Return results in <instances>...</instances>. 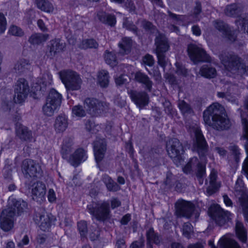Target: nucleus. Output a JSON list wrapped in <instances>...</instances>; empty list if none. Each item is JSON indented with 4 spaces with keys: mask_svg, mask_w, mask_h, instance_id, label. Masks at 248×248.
Returning <instances> with one entry per match:
<instances>
[{
    "mask_svg": "<svg viewBox=\"0 0 248 248\" xmlns=\"http://www.w3.org/2000/svg\"><path fill=\"white\" fill-rule=\"evenodd\" d=\"M203 118L206 124L218 131L228 129L231 125L225 108L218 103L209 106L203 111Z\"/></svg>",
    "mask_w": 248,
    "mask_h": 248,
    "instance_id": "obj_1",
    "label": "nucleus"
},
{
    "mask_svg": "<svg viewBox=\"0 0 248 248\" xmlns=\"http://www.w3.org/2000/svg\"><path fill=\"white\" fill-rule=\"evenodd\" d=\"M74 149V142L71 138H65L61 146L60 153L62 158L66 160L72 166H78L87 158L86 152L82 148L77 149L71 154Z\"/></svg>",
    "mask_w": 248,
    "mask_h": 248,
    "instance_id": "obj_2",
    "label": "nucleus"
},
{
    "mask_svg": "<svg viewBox=\"0 0 248 248\" xmlns=\"http://www.w3.org/2000/svg\"><path fill=\"white\" fill-rule=\"evenodd\" d=\"M87 209L98 221L104 222L110 217L109 202L108 201L93 202L87 206Z\"/></svg>",
    "mask_w": 248,
    "mask_h": 248,
    "instance_id": "obj_3",
    "label": "nucleus"
},
{
    "mask_svg": "<svg viewBox=\"0 0 248 248\" xmlns=\"http://www.w3.org/2000/svg\"><path fill=\"white\" fill-rule=\"evenodd\" d=\"M59 75L67 91H76L80 89L82 80L77 72L69 70H63L59 72Z\"/></svg>",
    "mask_w": 248,
    "mask_h": 248,
    "instance_id": "obj_4",
    "label": "nucleus"
},
{
    "mask_svg": "<svg viewBox=\"0 0 248 248\" xmlns=\"http://www.w3.org/2000/svg\"><path fill=\"white\" fill-rule=\"evenodd\" d=\"M219 58L224 67L229 71L236 73L240 67L244 68L240 58L233 52H222Z\"/></svg>",
    "mask_w": 248,
    "mask_h": 248,
    "instance_id": "obj_5",
    "label": "nucleus"
},
{
    "mask_svg": "<svg viewBox=\"0 0 248 248\" xmlns=\"http://www.w3.org/2000/svg\"><path fill=\"white\" fill-rule=\"evenodd\" d=\"M209 214L211 217L218 226H222L231 220L233 214L221 208L218 204L213 205L209 208Z\"/></svg>",
    "mask_w": 248,
    "mask_h": 248,
    "instance_id": "obj_6",
    "label": "nucleus"
},
{
    "mask_svg": "<svg viewBox=\"0 0 248 248\" xmlns=\"http://www.w3.org/2000/svg\"><path fill=\"white\" fill-rule=\"evenodd\" d=\"M187 52L190 60L195 63L200 62H212L211 57L207 54L205 50L196 45L189 44L187 47Z\"/></svg>",
    "mask_w": 248,
    "mask_h": 248,
    "instance_id": "obj_7",
    "label": "nucleus"
},
{
    "mask_svg": "<svg viewBox=\"0 0 248 248\" xmlns=\"http://www.w3.org/2000/svg\"><path fill=\"white\" fill-rule=\"evenodd\" d=\"M183 171L189 174L197 170L196 176L201 185L203 182V177L205 175V164L199 161L197 157H194L190 159L187 164L183 168Z\"/></svg>",
    "mask_w": 248,
    "mask_h": 248,
    "instance_id": "obj_8",
    "label": "nucleus"
},
{
    "mask_svg": "<svg viewBox=\"0 0 248 248\" xmlns=\"http://www.w3.org/2000/svg\"><path fill=\"white\" fill-rule=\"evenodd\" d=\"M21 169L26 178H40L43 174L41 166L38 163L31 159L24 160L22 163Z\"/></svg>",
    "mask_w": 248,
    "mask_h": 248,
    "instance_id": "obj_9",
    "label": "nucleus"
},
{
    "mask_svg": "<svg viewBox=\"0 0 248 248\" xmlns=\"http://www.w3.org/2000/svg\"><path fill=\"white\" fill-rule=\"evenodd\" d=\"M30 87L28 82L24 78H19L14 87V100L16 103L24 101L29 93Z\"/></svg>",
    "mask_w": 248,
    "mask_h": 248,
    "instance_id": "obj_10",
    "label": "nucleus"
},
{
    "mask_svg": "<svg viewBox=\"0 0 248 248\" xmlns=\"http://www.w3.org/2000/svg\"><path fill=\"white\" fill-rule=\"evenodd\" d=\"M84 103L93 116H97L108 108V104L93 98H86Z\"/></svg>",
    "mask_w": 248,
    "mask_h": 248,
    "instance_id": "obj_11",
    "label": "nucleus"
},
{
    "mask_svg": "<svg viewBox=\"0 0 248 248\" xmlns=\"http://www.w3.org/2000/svg\"><path fill=\"white\" fill-rule=\"evenodd\" d=\"M194 133L196 138L194 148L196 149L202 161H204L205 160V155L207 152V143L201 130L199 128L196 127L194 129Z\"/></svg>",
    "mask_w": 248,
    "mask_h": 248,
    "instance_id": "obj_12",
    "label": "nucleus"
},
{
    "mask_svg": "<svg viewBox=\"0 0 248 248\" xmlns=\"http://www.w3.org/2000/svg\"><path fill=\"white\" fill-rule=\"evenodd\" d=\"M176 215L179 217L190 218L194 212L195 207L190 202L179 200L175 204Z\"/></svg>",
    "mask_w": 248,
    "mask_h": 248,
    "instance_id": "obj_13",
    "label": "nucleus"
},
{
    "mask_svg": "<svg viewBox=\"0 0 248 248\" xmlns=\"http://www.w3.org/2000/svg\"><path fill=\"white\" fill-rule=\"evenodd\" d=\"M166 149L169 156L174 159H178L184 152L182 144L176 138L171 139L167 142Z\"/></svg>",
    "mask_w": 248,
    "mask_h": 248,
    "instance_id": "obj_14",
    "label": "nucleus"
},
{
    "mask_svg": "<svg viewBox=\"0 0 248 248\" xmlns=\"http://www.w3.org/2000/svg\"><path fill=\"white\" fill-rule=\"evenodd\" d=\"M14 212L9 209H4L0 216L1 229L5 232L11 230L14 226Z\"/></svg>",
    "mask_w": 248,
    "mask_h": 248,
    "instance_id": "obj_15",
    "label": "nucleus"
},
{
    "mask_svg": "<svg viewBox=\"0 0 248 248\" xmlns=\"http://www.w3.org/2000/svg\"><path fill=\"white\" fill-rule=\"evenodd\" d=\"M33 219L35 223L38 224L40 229L43 231L48 230L51 226L50 217L44 210H40L39 212H36Z\"/></svg>",
    "mask_w": 248,
    "mask_h": 248,
    "instance_id": "obj_16",
    "label": "nucleus"
},
{
    "mask_svg": "<svg viewBox=\"0 0 248 248\" xmlns=\"http://www.w3.org/2000/svg\"><path fill=\"white\" fill-rule=\"evenodd\" d=\"M130 97L133 102L140 108L148 105L149 96L144 91L138 92L131 91L129 93Z\"/></svg>",
    "mask_w": 248,
    "mask_h": 248,
    "instance_id": "obj_17",
    "label": "nucleus"
},
{
    "mask_svg": "<svg viewBox=\"0 0 248 248\" xmlns=\"http://www.w3.org/2000/svg\"><path fill=\"white\" fill-rule=\"evenodd\" d=\"M214 242L213 239H210L208 242V245L211 248H241L235 240L226 236L219 239L217 247L214 245Z\"/></svg>",
    "mask_w": 248,
    "mask_h": 248,
    "instance_id": "obj_18",
    "label": "nucleus"
},
{
    "mask_svg": "<svg viewBox=\"0 0 248 248\" xmlns=\"http://www.w3.org/2000/svg\"><path fill=\"white\" fill-rule=\"evenodd\" d=\"M9 206L6 209H9L14 212V216L16 214L20 215L21 213L24 212L27 208V203L21 200H16L12 199L9 200Z\"/></svg>",
    "mask_w": 248,
    "mask_h": 248,
    "instance_id": "obj_19",
    "label": "nucleus"
},
{
    "mask_svg": "<svg viewBox=\"0 0 248 248\" xmlns=\"http://www.w3.org/2000/svg\"><path fill=\"white\" fill-rule=\"evenodd\" d=\"M107 150V144L104 140H100L94 142L93 151L96 162L98 163L101 162Z\"/></svg>",
    "mask_w": 248,
    "mask_h": 248,
    "instance_id": "obj_20",
    "label": "nucleus"
},
{
    "mask_svg": "<svg viewBox=\"0 0 248 248\" xmlns=\"http://www.w3.org/2000/svg\"><path fill=\"white\" fill-rule=\"evenodd\" d=\"M33 199L36 200L43 201L46 193V185L43 183L38 181L31 186Z\"/></svg>",
    "mask_w": 248,
    "mask_h": 248,
    "instance_id": "obj_21",
    "label": "nucleus"
},
{
    "mask_svg": "<svg viewBox=\"0 0 248 248\" xmlns=\"http://www.w3.org/2000/svg\"><path fill=\"white\" fill-rule=\"evenodd\" d=\"M16 135L21 140L24 141H30L32 138L31 131L20 123L16 124Z\"/></svg>",
    "mask_w": 248,
    "mask_h": 248,
    "instance_id": "obj_22",
    "label": "nucleus"
},
{
    "mask_svg": "<svg viewBox=\"0 0 248 248\" xmlns=\"http://www.w3.org/2000/svg\"><path fill=\"white\" fill-rule=\"evenodd\" d=\"M147 248H153L154 244L160 245L162 241V238L157 232H155L153 228H149L146 232Z\"/></svg>",
    "mask_w": 248,
    "mask_h": 248,
    "instance_id": "obj_23",
    "label": "nucleus"
},
{
    "mask_svg": "<svg viewBox=\"0 0 248 248\" xmlns=\"http://www.w3.org/2000/svg\"><path fill=\"white\" fill-rule=\"evenodd\" d=\"M52 82V76L49 73L44 74L43 79L38 80L37 82L34 84L32 88L34 91H45V87L51 84Z\"/></svg>",
    "mask_w": 248,
    "mask_h": 248,
    "instance_id": "obj_24",
    "label": "nucleus"
},
{
    "mask_svg": "<svg viewBox=\"0 0 248 248\" xmlns=\"http://www.w3.org/2000/svg\"><path fill=\"white\" fill-rule=\"evenodd\" d=\"M156 53L166 52L170 48L168 39L165 35L159 33L155 39Z\"/></svg>",
    "mask_w": 248,
    "mask_h": 248,
    "instance_id": "obj_25",
    "label": "nucleus"
},
{
    "mask_svg": "<svg viewBox=\"0 0 248 248\" xmlns=\"http://www.w3.org/2000/svg\"><path fill=\"white\" fill-rule=\"evenodd\" d=\"M132 44V40L130 38H122L118 43L119 53L122 55L128 54L131 51Z\"/></svg>",
    "mask_w": 248,
    "mask_h": 248,
    "instance_id": "obj_26",
    "label": "nucleus"
},
{
    "mask_svg": "<svg viewBox=\"0 0 248 248\" xmlns=\"http://www.w3.org/2000/svg\"><path fill=\"white\" fill-rule=\"evenodd\" d=\"M243 8L239 4L232 3L225 7L224 13L228 16L237 17L241 15Z\"/></svg>",
    "mask_w": 248,
    "mask_h": 248,
    "instance_id": "obj_27",
    "label": "nucleus"
},
{
    "mask_svg": "<svg viewBox=\"0 0 248 248\" xmlns=\"http://www.w3.org/2000/svg\"><path fill=\"white\" fill-rule=\"evenodd\" d=\"M235 231L237 237L243 243H246L247 241V230L243 223L236 220L235 226Z\"/></svg>",
    "mask_w": 248,
    "mask_h": 248,
    "instance_id": "obj_28",
    "label": "nucleus"
},
{
    "mask_svg": "<svg viewBox=\"0 0 248 248\" xmlns=\"http://www.w3.org/2000/svg\"><path fill=\"white\" fill-rule=\"evenodd\" d=\"M134 79L137 82L144 84L147 91L149 92L151 91L153 82L150 80L147 75L140 71H138L134 75Z\"/></svg>",
    "mask_w": 248,
    "mask_h": 248,
    "instance_id": "obj_29",
    "label": "nucleus"
},
{
    "mask_svg": "<svg viewBox=\"0 0 248 248\" xmlns=\"http://www.w3.org/2000/svg\"><path fill=\"white\" fill-rule=\"evenodd\" d=\"M217 172L215 169L211 170L209 175V184L210 186L207 188V191L210 194H212L216 192L219 188V186L217 182Z\"/></svg>",
    "mask_w": 248,
    "mask_h": 248,
    "instance_id": "obj_30",
    "label": "nucleus"
},
{
    "mask_svg": "<svg viewBox=\"0 0 248 248\" xmlns=\"http://www.w3.org/2000/svg\"><path fill=\"white\" fill-rule=\"evenodd\" d=\"M68 126L67 119L64 115H60L56 119L54 127L58 132H63L65 130Z\"/></svg>",
    "mask_w": 248,
    "mask_h": 248,
    "instance_id": "obj_31",
    "label": "nucleus"
},
{
    "mask_svg": "<svg viewBox=\"0 0 248 248\" xmlns=\"http://www.w3.org/2000/svg\"><path fill=\"white\" fill-rule=\"evenodd\" d=\"M102 180L109 191L116 192L121 188L120 186L108 175L105 174L103 175Z\"/></svg>",
    "mask_w": 248,
    "mask_h": 248,
    "instance_id": "obj_32",
    "label": "nucleus"
},
{
    "mask_svg": "<svg viewBox=\"0 0 248 248\" xmlns=\"http://www.w3.org/2000/svg\"><path fill=\"white\" fill-rule=\"evenodd\" d=\"M200 73L202 76L208 78H214L217 75L216 68L209 64L202 65L200 69Z\"/></svg>",
    "mask_w": 248,
    "mask_h": 248,
    "instance_id": "obj_33",
    "label": "nucleus"
},
{
    "mask_svg": "<svg viewBox=\"0 0 248 248\" xmlns=\"http://www.w3.org/2000/svg\"><path fill=\"white\" fill-rule=\"evenodd\" d=\"M62 96L54 89L50 90L46 98V101L60 107L62 102Z\"/></svg>",
    "mask_w": 248,
    "mask_h": 248,
    "instance_id": "obj_34",
    "label": "nucleus"
},
{
    "mask_svg": "<svg viewBox=\"0 0 248 248\" xmlns=\"http://www.w3.org/2000/svg\"><path fill=\"white\" fill-rule=\"evenodd\" d=\"M178 107L182 114L184 116H191L194 115V110L191 106L184 100H179Z\"/></svg>",
    "mask_w": 248,
    "mask_h": 248,
    "instance_id": "obj_35",
    "label": "nucleus"
},
{
    "mask_svg": "<svg viewBox=\"0 0 248 248\" xmlns=\"http://www.w3.org/2000/svg\"><path fill=\"white\" fill-rule=\"evenodd\" d=\"M31 65L29 60L26 59H20L15 63L14 70L17 73H21L28 69Z\"/></svg>",
    "mask_w": 248,
    "mask_h": 248,
    "instance_id": "obj_36",
    "label": "nucleus"
},
{
    "mask_svg": "<svg viewBox=\"0 0 248 248\" xmlns=\"http://www.w3.org/2000/svg\"><path fill=\"white\" fill-rule=\"evenodd\" d=\"M48 37V35L37 33L32 34L29 38L28 41L32 45H39L46 41Z\"/></svg>",
    "mask_w": 248,
    "mask_h": 248,
    "instance_id": "obj_37",
    "label": "nucleus"
},
{
    "mask_svg": "<svg viewBox=\"0 0 248 248\" xmlns=\"http://www.w3.org/2000/svg\"><path fill=\"white\" fill-rule=\"evenodd\" d=\"M65 47V44L59 39H55L50 41V52L54 54L62 51Z\"/></svg>",
    "mask_w": 248,
    "mask_h": 248,
    "instance_id": "obj_38",
    "label": "nucleus"
},
{
    "mask_svg": "<svg viewBox=\"0 0 248 248\" xmlns=\"http://www.w3.org/2000/svg\"><path fill=\"white\" fill-rule=\"evenodd\" d=\"M239 201L245 220L248 222V195L243 192Z\"/></svg>",
    "mask_w": 248,
    "mask_h": 248,
    "instance_id": "obj_39",
    "label": "nucleus"
},
{
    "mask_svg": "<svg viewBox=\"0 0 248 248\" xmlns=\"http://www.w3.org/2000/svg\"><path fill=\"white\" fill-rule=\"evenodd\" d=\"M97 16L99 20L104 24L113 26L116 23V18L114 15L101 13L98 14Z\"/></svg>",
    "mask_w": 248,
    "mask_h": 248,
    "instance_id": "obj_40",
    "label": "nucleus"
},
{
    "mask_svg": "<svg viewBox=\"0 0 248 248\" xmlns=\"http://www.w3.org/2000/svg\"><path fill=\"white\" fill-rule=\"evenodd\" d=\"M35 3L37 8L43 11L50 13L53 11L52 4L47 0H36Z\"/></svg>",
    "mask_w": 248,
    "mask_h": 248,
    "instance_id": "obj_41",
    "label": "nucleus"
},
{
    "mask_svg": "<svg viewBox=\"0 0 248 248\" xmlns=\"http://www.w3.org/2000/svg\"><path fill=\"white\" fill-rule=\"evenodd\" d=\"M108 72L105 70H101L98 72V81L101 87H107L109 83Z\"/></svg>",
    "mask_w": 248,
    "mask_h": 248,
    "instance_id": "obj_42",
    "label": "nucleus"
},
{
    "mask_svg": "<svg viewBox=\"0 0 248 248\" xmlns=\"http://www.w3.org/2000/svg\"><path fill=\"white\" fill-rule=\"evenodd\" d=\"M104 59L106 62L112 67L117 65L118 63L116 54L113 52L106 50L104 54Z\"/></svg>",
    "mask_w": 248,
    "mask_h": 248,
    "instance_id": "obj_43",
    "label": "nucleus"
},
{
    "mask_svg": "<svg viewBox=\"0 0 248 248\" xmlns=\"http://www.w3.org/2000/svg\"><path fill=\"white\" fill-rule=\"evenodd\" d=\"M58 108L59 107L46 100V103L43 106L42 110L44 115L47 116H51Z\"/></svg>",
    "mask_w": 248,
    "mask_h": 248,
    "instance_id": "obj_44",
    "label": "nucleus"
},
{
    "mask_svg": "<svg viewBox=\"0 0 248 248\" xmlns=\"http://www.w3.org/2000/svg\"><path fill=\"white\" fill-rule=\"evenodd\" d=\"M98 43L93 39H86L83 40L80 45V48L84 49L88 48H97Z\"/></svg>",
    "mask_w": 248,
    "mask_h": 248,
    "instance_id": "obj_45",
    "label": "nucleus"
},
{
    "mask_svg": "<svg viewBox=\"0 0 248 248\" xmlns=\"http://www.w3.org/2000/svg\"><path fill=\"white\" fill-rule=\"evenodd\" d=\"M236 24L238 28H240L242 31L247 33L248 34V14L237 20Z\"/></svg>",
    "mask_w": 248,
    "mask_h": 248,
    "instance_id": "obj_46",
    "label": "nucleus"
},
{
    "mask_svg": "<svg viewBox=\"0 0 248 248\" xmlns=\"http://www.w3.org/2000/svg\"><path fill=\"white\" fill-rule=\"evenodd\" d=\"M141 27L146 32L150 34H155L158 32L156 27L151 22L145 20L142 21Z\"/></svg>",
    "mask_w": 248,
    "mask_h": 248,
    "instance_id": "obj_47",
    "label": "nucleus"
},
{
    "mask_svg": "<svg viewBox=\"0 0 248 248\" xmlns=\"http://www.w3.org/2000/svg\"><path fill=\"white\" fill-rule=\"evenodd\" d=\"M242 123L243 126V138L246 140L245 148L248 155V122L246 118L242 116Z\"/></svg>",
    "mask_w": 248,
    "mask_h": 248,
    "instance_id": "obj_48",
    "label": "nucleus"
},
{
    "mask_svg": "<svg viewBox=\"0 0 248 248\" xmlns=\"http://www.w3.org/2000/svg\"><path fill=\"white\" fill-rule=\"evenodd\" d=\"M182 231L183 235L189 239L193 232V226L189 222L185 223L183 225Z\"/></svg>",
    "mask_w": 248,
    "mask_h": 248,
    "instance_id": "obj_49",
    "label": "nucleus"
},
{
    "mask_svg": "<svg viewBox=\"0 0 248 248\" xmlns=\"http://www.w3.org/2000/svg\"><path fill=\"white\" fill-rule=\"evenodd\" d=\"M78 228L82 237H85L87 234L88 228L87 222L81 220L78 223Z\"/></svg>",
    "mask_w": 248,
    "mask_h": 248,
    "instance_id": "obj_50",
    "label": "nucleus"
},
{
    "mask_svg": "<svg viewBox=\"0 0 248 248\" xmlns=\"http://www.w3.org/2000/svg\"><path fill=\"white\" fill-rule=\"evenodd\" d=\"M9 33L14 36L21 37L24 35V31L19 27L16 25H12L9 29Z\"/></svg>",
    "mask_w": 248,
    "mask_h": 248,
    "instance_id": "obj_51",
    "label": "nucleus"
},
{
    "mask_svg": "<svg viewBox=\"0 0 248 248\" xmlns=\"http://www.w3.org/2000/svg\"><path fill=\"white\" fill-rule=\"evenodd\" d=\"M215 27L222 32L223 34L228 32V29L229 28L228 25L221 21H216L214 23Z\"/></svg>",
    "mask_w": 248,
    "mask_h": 248,
    "instance_id": "obj_52",
    "label": "nucleus"
},
{
    "mask_svg": "<svg viewBox=\"0 0 248 248\" xmlns=\"http://www.w3.org/2000/svg\"><path fill=\"white\" fill-rule=\"evenodd\" d=\"M72 113L78 117H83L85 115V111L82 106L77 105L72 108Z\"/></svg>",
    "mask_w": 248,
    "mask_h": 248,
    "instance_id": "obj_53",
    "label": "nucleus"
},
{
    "mask_svg": "<svg viewBox=\"0 0 248 248\" xmlns=\"http://www.w3.org/2000/svg\"><path fill=\"white\" fill-rule=\"evenodd\" d=\"M165 52L156 53L158 64L162 67H165L167 64L168 59L165 56L164 53Z\"/></svg>",
    "mask_w": 248,
    "mask_h": 248,
    "instance_id": "obj_54",
    "label": "nucleus"
},
{
    "mask_svg": "<svg viewBox=\"0 0 248 248\" xmlns=\"http://www.w3.org/2000/svg\"><path fill=\"white\" fill-rule=\"evenodd\" d=\"M7 26V21L6 18L2 13H0V34L3 33Z\"/></svg>",
    "mask_w": 248,
    "mask_h": 248,
    "instance_id": "obj_55",
    "label": "nucleus"
},
{
    "mask_svg": "<svg viewBox=\"0 0 248 248\" xmlns=\"http://www.w3.org/2000/svg\"><path fill=\"white\" fill-rule=\"evenodd\" d=\"M202 12V5L200 2L196 1V6L193 9V16L195 18L196 21L199 20V19L198 18L197 16L201 13Z\"/></svg>",
    "mask_w": 248,
    "mask_h": 248,
    "instance_id": "obj_56",
    "label": "nucleus"
},
{
    "mask_svg": "<svg viewBox=\"0 0 248 248\" xmlns=\"http://www.w3.org/2000/svg\"><path fill=\"white\" fill-rule=\"evenodd\" d=\"M164 110L167 114H172L173 113V110L172 106L169 100H165L163 103Z\"/></svg>",
    "mask_w": 248,
    "mask_h": 248,
    "instance_id": "obj_57",
    "label": "nucleus"
},
{
    "mask_svg": "<svg viewBox=\"0 0 248 248\" xmlns=\"http://www.w3.org/2000/svg\"><path fill=\"white\" fill-rule=\"evenodd\" d=\"M143 62L149 66H152L154 63L153 57L149 54L146 55L142 59Z\"/></svg>",
    "mask_w": 248,
    "mask_h": 248,
    "instance_id": "obj_58",
    "label": "nucleus"
},
{
    "mask_svg": "<svg viewBox=\"0 0 248 248\" xmlns=\"http://www.w3.org/2000/svg\"><path fill=\"white\" fill-rule=\"evenodd\" d=\"M168 13L169 16L176 22L183 21L185 19L184 16L176 15L175 14L172 13L170 11H168Z\"/></svg>",
    "mask_w": 248,
    "mask_h": 248,
    "instance_id": "obj_59",
    "label": "nucleus"
},
{
    "mask_svg": "<svg viewBox=\"0 0 248 248\" xmlns=\"http://www.w3.org/2000/svg\"><path fill=\"white\" fill-rule=\"evenodd\" d=\"M244 184L242 179L239 177L236 182L235 185V190L236 191L240 192L243 190V188L244 187Z\"/></svg>",
    "mask_w": 248,
    "mask_h": 248,
    "instance_id": "obj_60",
    "label": "nucleus"
},
{
    "mask_svg": "<svg viewBox=\"0 0 248 248\" xmlns=\"http://www.w3.org/2000/svg\"><path fill=\"white\" fill-rule=\"evenodd\" d=\"M110 203L112 209H114L121 205V202L117 198H112L110 201Z\"/></svg>",
    "mask_w": 248,
    "mask_h": 248,
    "instance_id": "obj_61",
    "label": "nucleus"
},
{
    "mask_svg": "<svg viewBox=\"0 0 248 248\" xmlns=\"http://www.w3.org/2000/svg\"><path fill=\"white\" fill-rule=\"evenodd\" d=\"M229 149L232 152V154L235 157V160L237 161L239 155H240L238 147L235 145H231L229 147Z\"/></svg>",
    "mask_w": 248,
    "mask_h": 248,
    "instance_id": "obj_62",
    "label": "nucleus"
},
{
    "mask_svg": "<svg viewBox=\"0 0 248 248\" xmlns=\"http://www.w3.org/2000/svg\"><path fill=\"white\" fill-rule=\"evenodd\" d=\"M115 248H126L125 241L123 238H117Z\"/></svg>",
    "mask_w": 248,
    "mask_h": 248,
    "instance_id": "obj_63",
    "label": "nucleus"
},
{
    "mask_svg": "<svg viewBox=\"0 0 248 248\" xmlns=\"http://www.w3.org/2000/svg\"><path fill=\"white\" fill-rule=\"evenodd\" d=\"M144 246V241L141 240L133 242L130 246V248H143Z\"/></svg>",
    "mask_w": 248,
    "mask_h": 248,
    "instance_id": "obj_64",
    "label": "nucleus"
}]
</instances>
